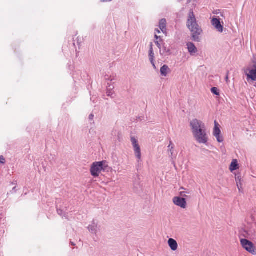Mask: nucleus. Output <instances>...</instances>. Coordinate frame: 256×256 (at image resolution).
<instances>
[{
  "label": "nucleus",
  "instance_id": "obj_1",
  "mask_svg": "<svg viewBox=\"0 0 256 256\" xmlns=\"http://www.w3.org/2000/svg\"><path fill=\"white\" fill-rule=\"evenodd\" d=\"M186 26L192 32V40L195 42H200L199 36L202 30L197 22L192 9L190 10L188 16Z\"/></svg>",
  "mask_w": 256,
  "mask_h": 256
},
{
  "label": "nucleus",
  "instance_id": "obj_2",
  "mask_svg": "<svg viewBox=\"0 0 256 256\" xmlns=\"http://www.w3.org/2000/svg\"><path fill=\"white\" fill-rule=\"evenodd\" d=\"M106 161L98 162L92 163L90 172L92 176L98 177L102 170H105L108 166Z\"/></svg>",
  "mask_w": 256,
  "mask_h": 256
},
{
  "label": "nucleus",
  "instance_id": "obj_3",
  "mask_svg": "<svg viewBox=\"0 0 256 256\" xmlns=\"http://www.w3.org/2000/svg\"><path fill=\"white\" fill-rule=\"evenodd\" d=\"M195 140L199 144H206L208 140L206 128L192 134Z\"/></svg>",
  "mask_w": 256,
  "mask_h": 256
},
{
  "label": "nucleus",
  "instance_id": "obj_4",
  "mask_svg": "<svg viewBox=\"0 0 256 256\" xmlns=\"http://www.w3.org/2000/svg\"><path fill=\"white\" fill-rule=\"evenodd\" d=\"M190 126L192 134L206 128L205 124L202 121L198 119H194L191 120Z\"/></svg>",
  "mask_w": 256,
  "mask_h": 256
},
{
  "label": "nucleus",
  "instance_id": "obj_5",
  "mask_svg": "<svg viewBox=\"0 0 256 256\" xmlns=\"http://www.w3.org/2000/svg\"><path fill=\"white\" fill-rule=\"evenodd\" d=\"M130 140L134 148L135 156L137 158V161L139 162L141 160L142 154L140 148L138 143V140L134 136H132Z\"/></svg>",
  "mask_w": 256,
  "mask_h": 256
},
{
  "label": "nucleus",
  "instance_id": "obj_6",
  "mask_svg": "<svg viewBox=\"0 0 256 256\" xmlns=\"http://www.w3.org/2000/svg\"><path fill=\"white\" fill-rule=\"evenodd\" d=\"M220 126L219 124L214 120V126L213 129L212 134L216 138L218 142L221 143L224 140V137L222 134Z\"/></svg>",
  "mask_w": 256,
  "mask_h": 256
},
{
  "label": "nucleus",
  "instance_id": "obj_7",
  "mask_svg": "<svg viewBox=\"0 0 256 256\" xmlns=\"http://www.w3.org/2000/svg\"><path fill=\"white\" fill-rule=\"evenodd\" d=\"M240 244L243 248L246 251L252 254H256L255 248L251 242L246 239H242L240 240Z\"/></svg>",
  "mask_w": 256,
  "mask_h": 256
},
{
  "label": "nucleus",
  "instance_id": "obj_8",
  "mask_svg": "<svg viewBox=\"0 0 256 256\" xmlns=\"http://www.w3.org/2000/svg\"><path fill=\"white\" fill-rule=\"evenodd\" d=\"M88 229L91 234L97 236L100 232V226L97 220H94L88 226Z\"/></svg>",
  "mask_w": 256,
  "mask_h": 256
},
{
  "label": "nucleus",
  "instance_id": "obj_9",
  "mask_svg": "<svg viewBox=\"0 0 256 256\" xmlns=\"http://www.w3.org/2000/svg\"><path fill=\"white\" fill-rule=\"evenodd\" d=\"M174 204L184 209L186 208L187 203L185 198L180 196H175L172 199Z\"/></svg>",
  "mask_w": 256,
  "mask_h": 256
},
{
  "label": "nucleus",
  "instance_id": "obj_10",
  "mask_svg": "<svg viewBox=\"0 0 256 256\" xmlns=\"http://www.w3.org/2000/svg\"><path fill=\"white\" fill-rule=\"evenodd\" d=\"M248 68L245 70V74L247 76V80L249 81L250 80L252 81H256V68Z\"/></svg>",
  "mask_w": 256,
  "mask_h": 256
},
{
  "label": "nucleus",
  "instance_id": "obj_11",
  "mask_svg": "<svg viewBox=\"0 0 256 256\" xmlns=\"http://www.w3.org/2000/svg\"><path fill=\"white\" fill-rule=\"evenodd\" d=\"M212 24L215 28L220 32H223V26L221 24L220 19L216 17H214L212 20Z\"/></svg>",
  "mask_w": 256,
  "mask_h": 256
},
{
  "label": "nucleus",
  "instance_id": "obj_12",
  "mask_svg": "<svg viewBox=\"0 0 256 256\" xmlns=\"http://www.w3.org/2000/svg\"><path fill=\"white\" fill-rule=\"evenodd\" d=\"M168 152L170 157L172 158V160H174L176 157V153L175 152L174 150V145L172 143V141L170 142L169 145L168 146Z\"/></svg>",
  "mask_w": 256,
  "mask_h": 256
},
{
  "label": "nucleus",
  "instance_id": "obj_13",
  "mask_svg": "<svg viewBox=\"0 0 256 256\" xmlns=\"http://www.w3.org/2000/svg\"><path fill=\"white\" fill-rule=\"evenodd\" d=\"M248 234L250 238L252 240H256V222L252 224V227L248 230Z\"/></svg>",
  "mask_w": 256,
  "mask_h": 256
},
{
  "label": "nucleus",
  "instance_id": "obj_14",
  "mask_svg": "<svg viewBox=\"0 0 256 256\" xmlns=\"http://www.w3.org/2000/svg\"><path fill=\"white\" fill-rule=\"evenodd\" d=\"M168 243L172 250L175 251L178 249V244L175 240L170 238L168 239Z\"/></svg>",
  "mask_w": 256,
  "mask_h": 256
},
{
  "label": "nucleus",
  "instance_id": "obj_15",
  "mask_svg": "<svg viewBox=\"0 0 256 256\" xmlns=\"http://www.w3.org/2000/svg\"><path fill=\"white\" fill-rule=\"evenodd\" d=\"M187 46L188 52L192 56L194 55L198 52L196 48L192 42H188L187 44Z\"/></svg>",
  "mask_w": 256,
  "mask_h": 256
},
{
  "label": "nucleus",
  "instance_id": "obj_16",
  "mask_svg": "<svg viewBox=\"0 0 256 256\" xmlns=\"http://www.w3.org/2000/svg\"><path fill=\"white\" fill-rule=\"evenodd\" d=\"M114 88V86L113 85L108 84L106 94L108 96H110L112 98L114 97L115 94L113 90Z\"/></svg>",
  "mask_w": 256,
  "mask_h": 256
},
{
  "label": "nucleus",
  "instance_id": "obj_17",
  "mask_svg": "<svg viewBox=\"0 0 256 256\" xmlns=\"http://www.w3.org/2000/svg\"><path fill=\"white\" fill-rule=\"evenodd\" d=\"M179 194L181 198H188L187 194H190V192L189 190L186 189L183 187H181L180 189Z\"/></svg>",
  "mask_w": 256,
  "mask_h": 256
},
{
  "label": "nucleus",
  "instance_id": "obj_18",
  "mask_svg": "<svg viewBox=\"0 0 256 256\" xmlns=\"http://www.w3.org/2000/svg\"><path fill=\"white\" fill-rule=\"evenodd\" d=\"M239 168V165L237 160H233L230 164L229 169L231 172Z\"/></svg>",
  "mask_w": 256,
  "mask_h": 256
},
{
  "label": "nucleus",
  "instance_id": "obj_19",
  "mask_svg": "<svg viewBox=\"0 0 256 256\" xmlns=\"http://www.w3.org/2000/svg\"><path fill=\"white\" fill-rule=\"evenodd\" d=\"M160 74L162 76H166L168 73L170 72V68L167 65H164L160 70Z\"/></svg>",
  "mask_w": 256,
  "mask_h": 256
},
{
  "label": "nucleus",
  "instance_id": "obj_20",
  "mask_svg": "<svg viewBox=\"0 0 256 256\" xmlns=\"http://www.w3.org/2000/svg\"><path fill=\"white\" fill-rule=\"evenodd\" d=\"M166 19H162L159 22V27L162 32L164 33H166Z\"/></svg>",
  "mask_w": 256,
  "mask_h": 256
},
{
  "label": "nucleus",
  "instance_id": "obj_21",
  "mask_svg": "<svg viewBox=\"0 0 256 256\" xmlns=\"http://www.w3.org/2000/svg\"><path fill=\"white\" fill-rule=\"evenodd\" d=\"M154 38H155V40H154L155 44H156V45L158 47V48L160 50H161L162 49V46H161V44H160V42H162V39L161 38V36H158L157 35V34H156L154 35Z\"/></svg>",
  "mask_w": 256,
  "mask_h": 256
},
{
  "label": "nucleus",
  "instance_id": "obj_22",
  "mask_svg": "<svg viewBox=\"0 0 256 256\" xmlns=\"http://www.w3.org/2000/svg\"><path fill=\"white\" fill-rule=\"evenodd\" d=\"M153 44L152 43H150V50H149V54L148 56L150 58V60L152 61V60H154V54L153 50Z\"/></svg>",
  "mask_w": 256,
  "mask_h": 256
},
{
  "label": "nucleus",
  "instance_id": "obj_23",
  "mask_svg": "<svg viewBox=\"0 0 256 256\" xmlns=\"http://www.w3.org/2000/svg\"><path fill=\"white\" fill-rule=\"evenodd\" d=\"M160 52L161 54L169 55L170 54V50L168 48H167L164 46H163L162 50H160Z\"/></svg>",
  "mask_w": 256,
  "mask_h": 256
},
{
  "label": "nucleus",
  "instance_id": "obj_24",
  "mask_svg": "<svg viewBox=\"0 0 256 256\" xmlns=\"http://www.w3.org/2000/svg\"><path fill=\"white\" fill-rule=\"evenodd\" d=\"M235 178L236 184H242V179L240 174H236Z\"/></svg>",
  "mask_w": 256,
  "mask_h": 256
},
{
  "label": "nucleus",
  "instance_id": "obj_25",
  "mask_svg": "<svg viewBox=\"0 0 256 256\" xmlns=\"http://www.w3.org/2000/svg\"><path fill=\"white\" fill-rule=\"evenodd\" d=\"M211 92L212 94L216 96L220 95L219 90L217 88L214 87L211 88Z\"/></svg>",
  "mask_w": 256,
  "mask_h": 256
},
{
  "label": "nucleus",
  "instance_id": "obj_26",
  "mask_svg": "<svg viewBox=\"0 0 256 256\" xmlns=\"http://www.w3.org/2000/svg\"><path fill=\"white\" fill-rule=\"evenodd\" d=\"M252 62L253 64L252 67L256 68V54H254L252 58Z\"/></svg>",
  "mask_w": 256,
  "mask_h": 256
},
{
  "label": "nucleus",
  "instance_id": "obj_27",
  "mask_svg": "<svg viewBox=\"0 0 256 256\" xmlns=\"http://www.w3.org/2000/svg\"><path fill=\"white\" fill-rule=\"evenodd\" d=\"M58 213L60 216H62L64 217H65L66 219H68L67 217L66 216L65 214L63 216V214H64L63 210L61 209H58L57 210Z\"/></svg>",
  "mask_w": 256,
  "mask_h": 256
},
{
  "label": "nucleus",
  "instance_id": "obj_28",
  "mask_svg": "<svg viewBox=\"0 0 256 256\" xmlns=\"http://www.w3.org/2000/svg\"><path fill=\"white\" fill-rule=\"evenodd\" d=\"M236 186H238V189L239 192H242V184H236Z\"/></svg>",
  "mask_w": 256,
  "mask_h": 256
},
{
  "label": "nucleus",
  "instance_id": "obj_29",
  "mask_svg": "<svg viewBox=\"0 0 256 256\" xmlns=\"http://www.w3.org/2000/svg\"><path fill=\"white\" fill-rule=\"evenodd\" d=\"M105 78L106 80H110V82H112V81L115 80V76H110V78H107L106 77Z\"/></svg>",
  "mask_w": 256,
  "mask_h": 256
},
{
  "label": "nucleus",
  "instance_id": "obj_30",
  "mask_svg": "<svg viewBox=\"0 0 256 256\" xmlns=\"http://www.w3.org/2000/svg\"><path fill=\"white\" fill-rule=\"evenodd\" d=\"M6 162L5 158L3 156H0V162L2 164H4Z\"/></svg>",
  "mask_w": 256,
  "mask_h": 256
},
{
  "label": "nucleus",
  "instance_id": "obj_31",
  "mask_svg": "<svg viewBox=\"0 0 256 256\" xmlns=\"http://www.w3.org/2000/svg\"><path fill=\"white\" fill-rule=\"evenodd\" d=\"M94 115L92 114H91L88 116V119H89L90 121L91 122H92L94 120Z\"/></svg>",
  "mask_w": 256,
  "mask_h": 256
},
{
  "label": "nucleus",
  "instance_id": "obj_32",
  "mask_svg": "<svg viewBox=\"0 0 256 256\" xmlns=\"http://www.w3.org/2000/svg\"><path fill=\"white\" fill-rule=\"evenodd\" d=\"M150 62H151L152 64V65L153 68H154L155 70H156V65H155L154 62V60H152V61H150Z\"/></svg>",
  "mask_w": 256,
  "mask_h": 256
},
{
  "label": "nucleus",
  "instance_id": "obj_33",
  "mask_svg": "<svg viewBox=\"0 0 256 256\" xmlns=\"http://www.w3.org/2000/svg\"><path fill=\"white\" fill-rule=\"evenodd\" d=\"M16 192V187H14L12 188V190L11 191V192L12 194H13V193H15Z\"/></svg>",
  "mask_w": 256,
  "mask_h": 256
},
{
  "label": "nucleus",
  "instance_id": "obj_34",
  "mask_svg": "<svg viewBox=\"0 0 256 256\" xmlns=\"http://www.w3.org/2000/svg\"><path fill=\"white\" fill-rule=\"evenodd\" d=\"M156 33H158V34H160V30L158 29V28L155 30V34H156Z\"/></svg>",
  "mask_w": 256,
  "mask_h": 256
},
{
  "label": "nucleus",
  "instance_id": "obj_35",
  "mask_svg": "<svg viewBox=\"0 0 256 256\" xmlns=\"http://www.w3.org/2000/svg\"><path fill=\"white\" fill-rule=\"evenodd\" d=\"M226 82L227 83H228V74H227L226 77Z\"/></svg>",
  "mask_w": 256,
  "mask_h": 256
},
{
  "label": "nucleus",
  "instance_id": "obj_36",
  "mask_svg": "<svg viewBox=\"0 0 256 256\" xmlns=\"http://www.w3.org/2000/svg\"><path fill=\"white\" fill-rule=\"evenodd\" d=\"M112 0H101L102 2H111Z\"/></svg>",
  "mask_w": 256,
  "mask_h": 256
},
{
  "label": "nucleus",
  "instance_id": "obj_37",
  "mask_svg": "<svg viewBox=\"0 0 256 256\" xmlns=\"http://www.w3.org/2000/svg\"><path fill=\"white\" fill-rule=\"evenodd\" d=\"M12 184H16V182H12Z\"/></svg>",
  "mask_w": 256,
  "mask_h": 256
},
{
  "label": "nucleus",
  "instance_id": "obj_38",
  "mask_svg": "<svg viewBox=\"0 0 256 256\" xmlns=\"http://www.w3.org/2000/svg\"><path fill=\"white\" fill-rule=\"evenodd\" d=\"M72 243V244L73 245V246H74L75 244L74 243V242H71Z\"/></svg>",
  "mask_w": 256,
  "mask_h": 256
}]
</instances>
